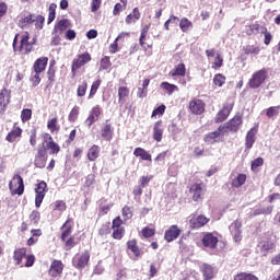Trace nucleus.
<instances>
[{"label":"nucleus","mask_w":280,"mask_h":280,"mask_svg":"<svg viewBox=\"0 0 280 280\" xmlns=\"http://www.w3.org/2000/svg\"><path fill=\"white\" fill-rule=\"evenodd\" d=\"M218 242H220L218 240V236H215L213 233H206L202 236L201 243L206 248H210L211 250L218 248Z\"/></svg>","instance_id":"obj_20"},{"label":"nucleus","mask_w":280,"mask_h":280,"mask_svg":"<svg viewBox=\"0 0 280 280\" xmlns=\"http://www.w3.org/2000/svg\"><path fill=\"white\" fill-rule=\"evenodd\" d=\"M171 78H185L187 75V67L184 62L176 65L170 72Z\"/></svg>","instance_id":"obj_26"},{"label":"nucleus","mask_w":280,"mask_h":280,"mask_svg":"<svg viewBox=\"0 0 280 280\" xmlns=\"http://www.w3.org/2000/svg\"><path fill=\"white\" fill-rule=\"evenodd\" d=\"M34 45H36V39L30 42V33L25 32L21 36V42L18 51H22V54H25L27 56L28 54H32V51H34Z\"/></svg>","instance_id":"obj_9"},{"label":"nucleus","mask_w":280,"mask_h":280,"mask_svg":"<svg viewBox=\"0 0 280 280\" xmlns=\"http://www.w3.org/2000/svg\"><path fill=\"white\" fill-rule=\"evenodd\" d=\"M48 191L47 182L42 180L40 183L35 185V207L36 209H40V205H43V200H45V196Z\"/></svg>","instance_id":"obj_10"},{"label":"nucleus","mask_w":280,"mask_h":280,"mask_svg":"<svg viewBox=\"0 0 280 280\" xmlns=\"http://www.w3.org/2000/svg\"><path fill=\"white\" fill-rule=\"evenodd\" d=\"M34 165L39 170L45 168L47 165V149H45V147L38 148L37 154L35 155Z\"/></svg>","instance_id":"obj_15"},{"label":"nucleus","mask_w":280,"mask_h":280,"mask_svg":"<svg viewBox=\"0 0 280 280\" xmlns=\"http://www.w3.org/2000/svg\"><path fill=\"white\" fill-rule=\"evenodd\" d=\"M91 60H93V58L91 57V54L89 51L79 54L77 58L72 60V65H71V73L73 78H75L78 70L82 69V67H85V65H89Z\"/></svg>","instance_id":"obj_3"},{"label":"nucleus","mask_w":280,"mask_h":280,"mask_svg":"<svg viewBox=\"0 0 280 280\" xmlns=\"http://www.w3.org/2000/svg\"><path fill=\"white\" fill-rule=\"evenodd\" d=\"M207 104L200 98H194L189 102L188 108L192 115H202Z\"/></svg>","instance_id":"obj_18"},{"label":"nucleus","mask_w":280,"mask_h":280,"mask_svg":"<svg viewBox=\"0 0 280 280\" xmlns=\"http://www.w3.org/2000/svg\"><path fill=\"white\" fill-rule=\"evenodd\" d=\"M27 255V248L20 247L14 249L13 252V261H15V266H21L23 264V259H25Z\"/></svg>","instance_id":"obj_28"},{"label":"nucleus","mask_w":280,"mask_h":280,"mask_svg":"<svg viewBox=\"0 0 280 280\" xmlns=\"http://www.w3.org/2000/svg\"><path fill=\"white\" fill-rule=\"evenodd\" d=\"M266 26L260 25L259 23L255 22L254 24H250L246 28L247 36H254L255 34H262L266 32Z\"/></svg>","instance_id":"obj_31"},{"label":"nucleus","mask_w":280,"mask_h":280,"mask_svg":"<svg viewBox=\"0 0 280 280\" xmlns=\"http://www.w3.org/2000/svg\"><path fill=\"white\" fill-rule=\"evenodd\" d=\"M47 129L49 130L50 135H58V132H60V124H58L57 116L47 120Z\"/></svg>","instance_id":"obj_33"},{"label":"nucleus","mask_w":280,"mask_h":280,"mask_svg":"<svg viewBox=\"0 0 280 280\" xmlns=\"http://www.w3.org/2000/svg\"><path fill=\"white\" fill-rule=\"evenodd\" d=\"M110 57L105 56L101 59L100 71H107L112 67Z\"/></svg>","instance_id":"obj_51"},{"label":"nucleus","mask_w":280,"mask_h":280,"mask_svg":"<svg viewBox=\"0 0 280 280\" xmlns=\"http://www.w3.org/2000/svg\"><path fill=\"white\" fill-rule=\"evenodd\" d=\"M189 194L194 202H202L205 200V190L202 189V184L195 183L189 188Z\"/></svg>","instance_id":"obj_12"},{"label":"nucleus","mask_w":280,"mask_h":280,"mask_svg":"<svg viewBox=\"0 0 280 280\" xmlns=\"http://www.w3.org/2000/svg\"><path fill=\"white\" fill-rule=\"evenodd\" d=\"M54 211H67V203L62 200L55 201Z\"/></svg>","instance_id":"obj_61"},{"label":"nucleus","mask_w":280,"mask_h":280,"mask_svg":"<svg viewBox=\"0 0 280 280\" xmlns=\"http://www.w3.org/2000/svg\"><path fill=\"white\" fill-rule=\"evenodd\" d=\"M246 178V174L241 173L232 180L231 186L234 187L235 189H240V187L245 185Z\"/></svg>","instance_id":"obj_39"},{"label":"nucleus","mask_w":280,"mask_h":280,"mask_svg":"<svg viewBox=\"0 0 280 280\" xmlns=\"http://www.w3.org/2000/svg\"><path fill=\"white\" fill-rule=\"evenodd\" d=\"M71 27V21L69 19H62L57 22L55 25V31L59 32V34H62V32H67Z\"/></svg>","instance_id":"obj_37"},{"label":"nucleus","mask_w":280,"mask_h":280,"mask_svg":"<svg viewBox=\"0 0 280 280\" xmlns=\"http://www.w3.org/2000/svg\"><path fill=\"white\" fill-rule=\"evenodd\" d=\"M222 132H224V127L219 126L215 131L209 132L205 136V143H210L211 145H213V143H215L217 141L215 139H218V137H220Z\"/></svg>","instance_id":"obj_29"},{"label":"nucleus","mask_w":280,"mask_h":280,"mask_svg":"<svg viewBox=\"0 0 280 280\" xmlns=\"http://www.w3.org/2000/svg\"><path fill=\"white\" fill-rule=\"evenodd\" d=\"M10 91L5 88H3L0 91V115H4L5 110L8 108V105L10 104Z\"/></svg>","instance_id":"obj_22"},{"label":"nucleus","mask_w":280,"mask_h":280,"mask_svg":"<svg viewBox=\"0 0 280 280\" xmlns=\"http://www.w3.org/2000/svg\"><path fill=\"white\" fill-rule=\"evenodd\" d=\"M161 89H163V91H166V93L168 95H172V93H174V91H178V86L176 84H172L170 82H162Z\"/></svg>","instance_id":"obj_48"},{"label":"nucleus","mask_w":280,"mask_h":280,"mask_svg":"<svg viewBox=\"0 0 280 280\" xmlns=\"http://www.w3.org/2000/svg\"><path fill=\"white\" fill-rule=\"evenodd\" d=\"M102 152V149L97 144H93L86 153V159L90 161V163H93L100 159V154Z\"/></svg>","instance_id":"obj_27"},{"label":"nucleus","mask_w":280,"mask_h":280,"mask_svg":"<svg viewBox=\"0 0 280 280\" xmlns=\"http://www.w3.org/2000/svg\"><path fill=\"white\" fill-rule=\"evenodd\" d=\"M156 234V230L152 229V228H143L142 229V235L148 238V237H154V235Z\"/></svg>","instance_id":"obj_64"},{"label":"nucleus","mask_w":280,"mask_h":280,"mask_svg":"<svg viewBox=\"0 0 280 280\" xmlns=\"http://www.w3.org/2000/svg\"><path fill=\"white\" fill-rule=\"evenodd\" d=\"M100 86H102V80L101 79H97L96 81H94L92 83L90 94H89L90 100H91V97H93L97 93V90L100 89Z\"/></svg>","instance_id":"obj_57"},{"label":"nucleus","mask_w":280,"mask_h":280,"mask_svg":"<svg viewBox=\"0 0 280 280\" xmlns=\"http://www.w3.org/2000/svg\"><path fill=\"white\" fill-rule=\"evenodd\" d=\"M49 65V57H39L33 63L34 73H43Z\"/></svg>","instance_id":"obj_23"},{"label":"nucleus","mask_w":280,"mask_h":280,"mask_svg":"<svg viewBox=\"0 0 280 280\" xmlns=\"http://www.w3.org/2000/svg\"><path fill=\"white\" fill-rule=\"evenodd\" d=\"M268 78V70L266 68L256 71L248 81L249 89H259Z\"/></svg>","instance_id":"obj_7"},{"label":"nucleus","mask_w":280,"mask_h":280,"mask_svg":"<svg viewBox=\"0 0 280 280\" xmlns=\"http://www.w3.org/2000/svg\"><path fill=\"white\" fill-rule=\"evenodd\" d=\"M235 107V101L234 100H228L222 108L218 112L214 124H222L223 121H226L233 112V108Z\"/></svg>","instance_id":"obj_4"},{"label":"nucleus","mask_w":280,"mask_h":280,"mask_svg":"<svg viewBox=\"0 0 280 280\" xmlns=\"http://www.w3.org/2000/svg\"><path fill=\"white\" fill-rule=\"evenodd\" d=\"M133 156L140 159L141 161H149V163H152V154L141 147L133 150Z\"/></svg>","instance_id":"obj_30"},{"label":"nucleus","mask_w":280,"mask_h":280,"mask_svg":"<svg viewBox=\"0 0 280 280\" xmlns=\"http://www.w3.org/2000/svg\"><path fill=\"white\" fill-rule=\"evenodd\" d=\"M279 110L280 106H271L266 109V117H268V119H277V117H279Z\"/></svg>","instance_id":"obj_44"},{"label":"nucleus","mask_w":280,"mask_h":280,"mask_svg":"<svg viewBox=\"0 0 280 280\" xmlns=\"http://www.w3.org/2000/svg\"><path fill=\"white\" fill-rule=\"evenodd\" d=\"M58 8L57 3H50L48 9V25L49 23H54L56 21V9Z\"/></svg>","instance_id":"obj_50"},{"label":"nucleus","mask_w":280,"mask_h":280,"mask_svg":"<svg viewBox=\"0 0 280 280\" xmlns=\"http://www.w3.org/2000/svg\"><path fill=\"white\" fill-rule=\"evenodd\" d=\"M33 23H35L36 30H43L45 25V16L28 13L19 19L18 27H20L21 30H25L30 27V25H32Z\"/></svg>","instance_id":"obj_2"},{"label":"nucleus","mask_w":280,"mask_h":280,"mask_svg":"<svg viewBox=\"0 0 280 280\" xmlns=\"http://www.w3.org/2000/svg\"><path fill=\"white\" fill-rule=\"evenodd\" d=\"M234 280H259V278L253 273L238 272L234 276Z\"/></svg>","instance_id":"obj_43"},{"label":"nucleus","mask_w":280,"mask_h":280,"mask_svg":"<svg viewBox=\"0 0 280 280\" xmlns=\"http://www.w3.org/2000/svg\"><path fill=\"white\" fill-rule=\"evenodd\" d=\"M113 133H114L113 125L105 124L102 128L101 137L103 139H105V141H112L113 140Z\"/></svg>","instance_id":"obj_36"},{"label":"nucleus","mask_w":280,"mask_h":280,"mask_svg":"<svg viewBox=\"0 0 280 280\" xmlns=\"http://www.w3.org/2000/svg\"><path fill=\"white\" fill-rule=\"evenodd\" d=\"M180 233H183V230L178 228V225L173 224L171 225L164 233V240L167 242V244L178 240L180 237Z\"/></svg>","instance_id":"obj_13"},{"label":"nucleus","mask_w":280,"mask_h":280,"mask_svg":"<svg viewBox=\"0 0 280 280\" xmlns=\"http://www.w3.org/2000/svg\"><path fill=\"white\" fill-rule=\"evenodd\" d=\"M88 89H89V83L86 81H83L81 84H79L77 89L78 97H84V95H86Z\"/></svg>","instance_id":"obj_53"},{"label":"nucleus","mask_w":280,"mask_h":280,"mask_svg":"<svg viewBox=\"0 0 280 280\" xmlns=\"http://www.w3.org/2000/svg\"><path fill=\"white\" fill-rule=\"evenodd\" d=\"M89 261H91V252L85 249L82 253H78L72 258V266L77 268V270H84L86 266H89Z\"/></svg>","instance_id":"obj_5"},{"label":"nucleus","mask_w":280,"mask_h":280,"mask_svg":"<svg viewBox=\"0 0 280 280\" xmlns=\"http://www.w3.org/2000/svg\"><path fill=\"white\" fill-rule=\"evenodd\" d=\"M37 143H38V135L36 129H33L30 135V144L32 145V148H36Z\"/></svg>","instance_id":"obj_59"},{"label":"nucleus","mask_w":280,"mask_h":280,"mask_svg":"<svg viewBox=\"0 0 280 280\" xmlns=\"http://www.w3.org/2000/svg\"><path fill=\"white\" fill-rule=\"evenodd\" d=\"M153 139L154 141H158V143H160V141H163V120H158L154 124Z\"/></svg>","instance_id":"obj_32"},{"label":"nucleus","mask_w":280,"mask_h":280,"mask_svg":"<svg viewBox=\"0 0 280 280\" xmlns=\"http://www.w3.org/2000/svg\"><path fill=\"white\" fill-rule=\"evenodd\" d=\"M28 224L36 226L40 222V212L38 210H33L28 215Z\"/></svg>","instance_id":"obj_42"},{"label":"nucleus","mask_w":280,"mask_h":280,"mask_svg":"<svg viewBox=\"0 0 280 280\" xmlns=\"http://www.w3.org/2000/svg\"><path fill=\"white\" fill-rule=\"evenodd\" d=\"M264 165V158H257L252 161L250 170L252 172H257L258 167H261Z\"/></svg>","instance_id":"obj_58"},{"label":"nucleus","mask_w":280,"mask_h":280,"mask_svg":"<svg viewBox=\"0 0 280 280\" xmlns=\"http://www.w3.org/2000/svg\"><path fill=\"white\" fill-rule=\"evenodd\" d=\"M148 32H150V26L144 25L141 30V34L139 38L140 47H143L144 51H148V47H145V38H148Z\"/></svg>","instance_id":"obj_40"},{"label":"nucleus","mask_w":280,"mask_h":280,"mask_svg":"<svg viewBox=\"0 0 280 280\" xmlns=\"http://www.w3.org/2000/svg\"><path fill=\"white\" fill-rule=\"evenodd\" d=\"M210 221L211 219L207 218L205 214H199L197 217L194 215L189 220V226L192 230L202 229V226H207V224H209Z\"/></svg>","instance_id":"obj_14"},{"label":"nucleus","mask_w":280,"mask_h":280,"mask_svg":"<svg viewBox=\"0 0 280 280\" xmlns=\"http://www.w3.org/2000/svg\"><path fill=\"white\" fill-rule=\"evenodd\" d=\"M130 97V89L128 86L118 88V104L124 106L126 104V98Z\"/></svg>","instance_id":"obj_34"},{"label":"nucleus","mask_w":280,"mask_h":280,"mask_svg":"<svg viewBox=\"0 0 280 280\" xmlns=\"http://www.w3.org/2000/svg\"><path fill=\"white\" fill-rule=\"evenodd\" d=\"M159 270H161V264L151 262L149 267V279H154L159 275Z\"/></svg>","instance_id":"obj_49"},{"label":"nucleus","mask_w":280,"mask_h":280,"mask_svg":"<svg viewBox=\"0 0 280 280\" xmlns=\"http://www.w3.org/2000/svg\"><path fill=\"white\" fill-rule=\"evenodd\" d=\"M243 51L245 54V56H257V54H259V51H261V49L259 48V46H255V45H247L243 48Z\"/></svg>","instance_id":"obj_46"},{"label":"nucleus","mask_w":280,"mask_h":280,"mask_svg":"<svg viewBox=\"0 0 280 280\" xmlns=\"http://www.w3.org/2000/svg\"><path fill=\"white\" fill-rule=\"evenodd\" d=\"M44 143H46L45 150H49V154H58L60 152V144L54 141V137L49 133L44 135Z\"/></svg>","instance_id":"obj_16"},{"label":"nucleus","mask_w":280,"mask_h":280,"mask_svg":"<svg viewBox=\"0 0 280 280\" xmlns=\"http://www.w3.org/2000/svg\"><path fill=\"white\" fill-rule=\"evenodd\" d=\"M242 124H244L242 115L236 114L232 119L220 126L223 128V132H238Z\"/></svg>","instance_id":"obj_6"},{"label":"nucleus","mask_w":280,"mask_h":280,"mask_svg":"<svg viewBox=\"0 0 280 280\" xmlns=\"http://www.w3.org/2000/svg\"><path fill=\"white\" fill-rule=\"evenodd\" d=\"M65 270V264L62 260H52L48 270L49 277L57 278L61 277Z\"/></svg>","instance_id":"obj_17"},{"label":"nucleus","mask_w":280,"mask_h":280,"mask_svg":"<svg viewBox=\"0 0 280 280\" xmlns=\"http://www.w3.org/2000/svg\"><path fill=\"white\" fill-rule=\"evenodd\" d=\"M21 137H23V128L19 126V122H14L12 129L5 136V141L16 143V141H21Z\"/></svg>","instance_id":"obj_11"},{"label":"nucleus","mask_w":280,"mask_h":280,"mask_svg":"<svg viewBox=\"0 0 280 280\" xmlns=\"http://www.w3.org/2000/svg\"><path fill=\"white\" fill-rule=\"evenodd\" d=\"M126 8L127 7H124V4L117 2L113 9V16H119V14H121V12H124V10H126Z\"/></svg>","instance_id":"obj_63"},{"label":"nucleus","mask_w":280,"mask_h":280,"mask_svg":"<svg viewBox=\"0 0 280 280\" xmlns=\"http://www.w3.org/2000/svg\"><path fill=\"white\" fill-rule=\"evenodd\" d=\"M225 83H226V77L224 74L218 73L214 75L213 84L215 86H224Z\"/></svg>","instance_id":"obj_54"},{"label":"nucleus","mask_w":280,"mask_h":280,"mask_svg":"<svg viewBox=\"0 0 280 280\" xmlns=\"http://www.w3.org/2000/svg\"><path fill=\"white\" fill-rule=\"evenodd\" d=\"M152 178H154L153 175H147V176H141L139 178V185L143 188V187H148V185H150V180H152Z\"/></svg>","instance_id":"obj_60"},{"label":"nucleus","mask_w":280,"mask_h":280,"mask_svg":"<svg viewBox=\"0 0 280 280\" xmlns=\"http://www.w3.org/2000/svg\"><path fill=\"white\" fill-rule=\"evenodd\" d=\"M121 214L125 220H131V218L135 215V207L132 206L122 207Z\"/></svg>","instance_id":"obj_45"},{"label":"nucleus","mask_w":280,"mask_h":280,"mask_svg":"<svg viewBox=\"0 0 280 280\" xmlns=\"http://www.w3.org/2000/svg\"><path fill=\"white\" fill-rule=\"evenodd\" d=\"M203 280H211L213 277H215V272L213 270V267L211 265L205 264L201 269Z\"/></svg>","instance_id":"obj_38"},{"label":"nucleus","mask_w":280,"mask_h":280,"mask_svg":"<svg viewBox=\"0 0 280 280\" xmlns=\"http://www.w3.org/2000/svg\"><path fill=\"white\" fill-rule=\"evenodd\" d=\"M275 207L269 206L267 208H258L254 211V215H270Z\"/></svg>","instance_id":"obj_55"},{"label":"nucleus","mask_w":280,"mask_h":280,"mask_svg":"<svg viewBox=\"0 0 280 280\" xmlns=\"http://www.w3.org/2000/svg\"><path fill=\"white\" fill-rule=\"evenodd\" d=\"M20 117H21L22 124H27V121L32 119V109L30 108L22 109Z\"/></svg>","instance_id":"obj_56"},{"label":"nucleus","mask_w":280,"mask_h":280,"mask_svg":"<svg viewBox=\"0 0 280 280\" xmlns=\"http://www.w3.org/2000/svg\"><path fill=\"white\" fill-rule=\"evenodd\" d=\"M258 248L260 250V254L264 255V257H267L277 248V245H275V242L272 240H264L258 243Z\"/></svg>","instance_id":"obj_21"},{"label":"nucleus","mask_w":280,"mask_h":280,"mask_svg":"<svg viewBox=\"0 0 280 280\" xmlns=\"http://www.w3.org/2000/svg\"><path fill=\"white\" fill-rule=\"evenodd\" d=\"M102 113H103L102 106L96 105L92 107V109L90 110V115L85 119V124L89 126V128H91V126L96 121H100V117H102Z\"/></svg>","instance_id":"obj_19"},{"label":"nucleus","mask_w":280,"mask_h":280,"mask_svg":"<svg viewBox=\"0 0 280 280\" xmlns=\"http://www.w3.org/2000/svg\"><path fill=\"white\" fill-rule=\"evenodd\" d=\"M127 253H132L135 259H139L143 255V252L141 248H139V245L137 244V240H129L127 242Z\"/></svg>","instance_id":"obj_25"},{"label":"nucleus","mask_w":280,"mask_h":280,"mask_svg":"<svg viewBox=\"0 0 280 280\" xmlns=\"http://www.w3.org/2000/svg\"><path fill=\"white\" fill-rule=\"evenodd\" d=\"M191 27H194V23H191V21H189V19L183 18L180 20L179 28L182 30V32L187 33L189 30H191Z\"/></svg>","instance_id":"obj_47"},{"label":"nucleus","mask_w":280,"mask_h":280,"mask_svg":"<svg viewBox=\"0 0 280 280\" xmlns=\"http://www.w3.org/2000/svg\"><path fill=\"white\" fill-rule=\"evenodd\" d=\"M141 19V12L139 11V8H135L132 10V13L128 14L125 19V23L127 25H132V23H137Z\"/></svg>","instance_id":"obj_35"},{"label":"nucleus","mask_w":280,"mask_h":280,"mask_svg":"<svg viewBox=\"0 0 280 280\" xmlns=\"http://www.w3.org/2000/svg\"><path fill=\"white\" fill-rule=\"evenodd\" d=\"M112 230H126V228H124V220L120 215L112 221Z\"/></svg>","instance_id":"obj_52"},{"label":"nucleus","mask_w":280,"mask_h":280,"mask_svg":"<svg viewBox=\"0 0 280 280\" xmlns=\"http://www.w3.org/2000/svg\"><path fill=\"white\" fill-rule=\"evenodd\" d=\"M112 237L113 240H124V235H126V230H112Z\"/></svg>","instance_id":"obj_62"},{"label":"nucleus","mask_w":280,"mask_h":280,"mask_svg":"<svg viewBox=\"0 0 280 280\" xmlns=\"http://www.w3.org/2000/svg\"><path fill=\"white\" fill-rule=\"evenodd\" d=\"M60 241L62 242L66 250H71V248H75L78 246V242L75 241V236H73V219L68 218L66 222L60 228Z\"/></svg>","instance_id":"obj_1"},{"label":"nucleus","mask_w":280,"mask_h":280,"mask_svg":"<svg viewBox=\"0 0 280 280\" xmlns=\"http://www.w3.org/2000/svg\"><path fill=\"white\" fill-rule=\"evenodd\" d=\"M78 117H80V106L75 105L68 115V121H70V124H75Z\"/></svg>","instance_id":"obj_41"},{"label":"nucleus","mask_w":280,"mask_h":280,"mask_svg":"<svg viewBox=\"0 0 280 280\" xmlns=\"http://www.w3.org/2000/svg\"><path fill=\"white\" fill-rule=\"evenodd\" d=\"M258 127H252L245 137V148L246 150H250L253 148V145H255V141H256V135L258 132Z\"/></svg>","instance_id":"obj_24"},{"label":"nucleus","mask_w":280,"mask_h":280,"mask_svg":"<svg viewBox=\"0 0 280 280\" xmlns=\"http://www.w3.org/2000/svg\"><path fill=\"white\" fill-rule=\"evenodd\" d=\"M9 189L12 196H23L25 191V184L21 175H14L12 180L9 183Z\"/></svg>","instance_id":"obj_8"}]
</instances>
